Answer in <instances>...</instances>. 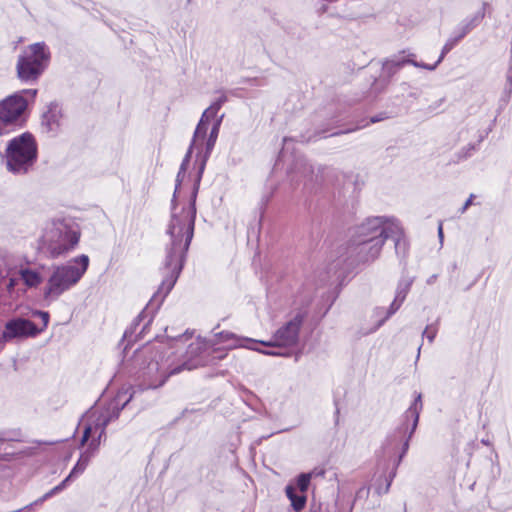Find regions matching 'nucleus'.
<instances>
[{"label": "nucleus", "instance_id": "nucleus-1", "mask_svg": "<svg viewBox=\"0 0 512 512\" xmlns=\"http://www.w3.org/2000/svg\"><path fill=\"white\" fill-rule=\"evenodd\" d=\"M198 139L199 138H192L190 146L187 150L186 155L184 156V159L182 160L179 171L177 173L175 190L173 198L171 200V217L166 229V234L169 237V241L165 244V255L162 265L160 267V273L162 275L161 283L157 291L153 294L146 308L134 320L135 325L139 324V321L142 320L146 313H154L159 309L165 298L168 296V294L175 286L184 267L187 253L194 236V231L192 232L191 238L187 241L186 232L184 233L183 231H180L179 234L175 233L174 236V232H171V225L173 221L174 212H180L191 201L190 197L188 201L184 203H178L176 200V194L179 190V187L187 170V166L189 164L193 148L196 145ZM191 195L192 193L190 194V196ZM194 228L195 225L193 226V229Z\"/></svg>", "mask_w": 512, "mask_h": 512}, {"label": "nucleus", "instance_id": "nucleus-2", "mask_svg": "<svg viewBox=\"0 0 512 512\" xmlns=\"http://www.w3.org/2000/svg\"><path fill=\"white\" fill-rule=\"evenodd\" d=\"M134 362L139 366L135 373L136 384L131 386L129 397L122 402L125 407L138 392L157 389L164 385L171 375L183 370H193L204 363L202 359H187L179 365H173L157 351H141L135 355Z\"/></svg>", "mask_w": 512, "mask_h": 512}, {"label": "nucleus", "instance_id": "nucleus-3", "mask_svg": "<svg viewBox=\"0 0 512 512\" xmlns=\"http://www.w3.org/2000/svg\"><path fill=\"white\" fill-rule=\"evenodd\" d=\"M224 118V114L220 117L214 118L213 125L211 127L210 133L208 137L199 138L196 145L194 147L198 148L199 142L201 143L205 140L204 150L198 152V157H200V164L198 167V172L193 184L191 201L185 206L180 212L177 211L173 214V221L171 225V232L174 234H179L180 231L186 232L187 241L191 238L193 232L194 222L196 220V199L199 191L200 181L206 166V162L209 159L214 146L216 144L220 127Z\"/></svg>", "mask_w": 512, "mask_h": 512}, {"label": "nucleus", "instance_id": "nucleus-4", "mask_svg": "<svg viewBox=\"0 0 512 512\" xmlns=\"http://www.w3.org/2000/svg\"><path fill=\"white\" fill-rule=\"evenodd\" d=\"M8 172L23 176L30 173L38 159V144L30 132L11 138L2 154Z\"/></svg>", "mask_w": 512, "mask_h": 512}, {"label": "nucleus", "instance_id": "nucleus-5", "mask_svg": "<svg viewBox=\"0 0 512 512\" xmlns=\"http://www.w3.org/2000/svg\"><path fill=\"white\" fill-rule=\"evenodd\" d=\"M256 344L257 342L253 339L239 338L232 332L221 331L209 338L198 337L196 342L188 346L186 354L189 359H202L204 363L201 366H204L207 364L206 358L210 353L216 354L215 359H223L227 350L237 347L258 351Z\"/></svg>", "mask_w": 512, "mask_h": 512}, {"label": "nucleus", "instance_id": "nucleus-6", "mask_svg": "<svg viewBox=\"0 0 512 512\" xmlns=\"http://www.w3.org/2000/svg\"><path fill=\"white\" fill-rule=\"evenodd\" d=\"M89 266V257L79 255L64 265L54 267L44 289L46 299L55 300L64 292L75 286L83 277Z\"/></svg>", "mask_w": 512, "mask_h": 512}, {"label": "nucleus", "instance_id": "nucleus-7", "mask_svg": "<svg viewBox=\"0 0 512 512\" xmlns=\"http://www.w3.org/2000/svg\"><path fill=\"white\" fill-rule=\"evenodd\" d=\"M51 60L48 45L41 41L28 45L18 56L16 71L21 82L33 84L38 81Z\"/></svg>", "mask_w": 512, "mask_h": 512}, {"label": "nucleus", "instance_id": "nucleus-8", "mask_svg": "<svg viewBox=\"0 0 512 512\" xmlns=\"http://www.w3.org/2000/svg\"><path fill=\"white\" fill-rule=\"evenodd\" d=\"M306 317L307 310L299 309L291 319L275 331L271 341L259 342L264 346L272 347V349L261 350L258 348V352L270 356H289L290 353L287 352L285 348L294 347L298 344L300 329Z\"/></svg>", "mask_w": 512, "mask_h": 512}, {"label": "nucleus", "instance_id": "nucleus-9", "mask_svg": "<svg viewBox=\"0 0 512 512\" xmlns=\"http://www.w3.org/2000/svg\"><path fill=\"white\" fill-rule=\"evenodd\" d=\"M422 407H423L422 397H421V394H418L415 397L413 403L406 410V412L404 414V423L397 431V433L402 438H404V441L402 444V451L399 454L398 460L396 461V463H395L393 469L391 470V472L389 473V475L385 476V478H384L385 485L384 486L378 485L375 488V491L378 495L388 493V491L391 487L392 481L396 476L397 467L409 449V442L417 428Z\"/></svg>", "mask_w": 512, "mask_h": 512}, {"label": "nucleus", "instance_id": "nucleus-10", "mask_svg": "<svg viewBox=\"0 0 512 512\" xmlns=\"http://www.w3.org/2000/svg\"><path fill=\"white\" fill-rule=\"evenodd\" d=\"M27 105V99L21 93H14L0 101V136L23 126Z\"/></svg>", "mask_w": 512, "mask_h": 512}, {"label": "nucleus", "instance_id": "nucleus-11", "mask_svg": "<svg viewBox=\"0 0 512 512\" xmlns=\"http://www.w3.org/2000/svg\"><path fill=\"white\" fill-rule=\"evenodd\" d=\"M127 394L128 391L119 392L117 396L118 401L116 403L102 409H95L87 414L83 435L80 441L81 446H84L92 435L96 433L105 434L106 427L111 421L119 417L121 410L124 408L119 402L122 396H126Z\"/></svg>", "mask_w": 512, "mask_h": 512}, {"label": "nucleus", "instance_id": "nucleus-12", "mask_svg": "<svg viewBox=\"0 0 512 512\" xmlns=\"http://www.w3.org/2000/svg\"><path fill=\"white\" fill-rule=\"evenodd\" d=\"M80 233L77 229L64 221L54 222L52 227L45 233L44 239L53 257L63 255L78 244Z\"/></svg>", "mask_w": 512, "mask_h": 512}, {"label": "nucleus", "instance_id": "nucleus-13", "mask_svg": "<svg viewBox=\"0 0 512 512\" xmlns=\"http://www.w3.org/2000/svg\"><path fill=\"white\" fill-rule=\"evenodd\" d=\"M399 231L397 218L387 216H374L367 218L362 224L355 227L351 243L375 237L385 236L386 233Z\"/></svg>", "mask_w": 512, "mask_h": 512}, {"label": "nucleus", "instance_id": "nucleus-14", "mask_svg": "<svg viewBox=\"0 0 512 512\" xmlns=\"http://www.w3.org/2000/svg\"><path fill=\"white\" fill-rule=\"evenodd\" d=\"M41 332L42 329H38L32 321L24 318H14L6 322L2 339L7 342L15 338L36 337Z\"/></svg>", "mask_w": 512, "mask_h": 512}, {"label": "nucleus", "instance_id": "nucleus-15", "mask_svg": "<svg viewBox=\"0 0 512 512\" xmlns=\"http://www.w3.org/2000/svg\"><path fill=\"white\" fill-rule=\"evenodd\" d=\"M405 51H402L399 55H394L389 59H386L382 63V74L391 78L394 76L400 69L404 67L406 64H411L414 67L423 68L429 71H433L436 69V65H428L423 62H418L414 60L415 55L413 53H409L407 57L402 56Z\"/></svg>", "mask_w": 512, "mask_h": 512}, {"label": "nucleus", "instance_id": "nucleus-16", "mask_svg": "<svg viewBox=\"0 0 512 512\" xmlns=\"http://www.w3.org/2000/svg\"><path fill=\"white\" fill-rule=\"evenodd\" d=\"M414 282V277L403 275L397 284L395 297L390 306L387 308V312L384 318H382L375 327L370 332H375L378 330L391 316H393L402 306L405 301L412 285Z\"/></svg>", "mask_w": 512, "mask_h": 512}, {"label": "nucleus", "instance_id": "nucleus-17", "mask_svg": "<svg viewBox=\"0 0 512 512\" xmlns=\"http://www.w3.org/2000/svg\"><path fill=\"white\" fill-rule=\"evenodd\" d=\"M385 243V236L373 237L360 242L351 243L357 251L358 260L361 262L373 261L376 259Z\"/></svg>", "mask_w": 512, "mask_h": 512}, {"label": "nucleus", "instance_id": "nucleus-18", "mask_svg": "<svg viewBox=\"0 0 512 512\" xmlns=\"http://www.w3.org/2000/svg\"><path fill=\"white\" fill-rule=\"evenodd\" d=\"M484 17V12H479L478 14L474 15L471 19L465 20L461 26L458 29V35L454 37H450L446 43L444 44L441 54L438 58V60L433 64L436 65V67L442 62L445 55L450 52L457 43L464 38L474 27H476L480 21Z\"/></svg>", "mask_w": 512, "mask_h": 512}, {"label": "nucleus", "instance_id": "nucleus-19", "mask_svg": "<svg viewBox=\"0 0 512 512\" xmlns=\"http://www.w3.org/2000/svg\"><path fill=\"white\" fill-rule=\"evenodd\" d=\"M62 109L57 102H51L42 114V128L51 136H56L61 128Z\"/></svg>", "mask_w": 512, "mask_h": 512}, {"label": "nucleus", "instance_id": "nucleus-20", "mask_svg": "<svg viewBox=\"0 0 512 512\" xmlns=\"http://www.w3.org/2000/svg\"><path fill=\"white\" fill-rule=\"evenodd\" d=\"M227 96L222 93V95L216 99L212 104L204 110L202 113V116L195 128L194 131V138H204L207 130H208V124L209 122L217 117L218 111L221 109V107L227 102Z\"/></svg>", "mask_w": 512, "mask_h": 512}, {"label": "nucleus", "instance_id": "nucleus-21", "mask_svg": "<svg viewBox=\"0 0 512 512\" xmlns=\"http://www.w3.org/2000/svg\"><path fill=\"white\" fill-rule=\"evenodd\" d=\"M397 228L399 230L397 232L386 233L385 241L388 238L393 239L394 240V244H395L396 255L399 258L404 259L406 257V255H407V252H408V242H407V240H406V238L404 236L403 229H402L398 219H397Z\"/></svg>", "mask_w": 512, "mask_h": 512}, {"label": "nucleus", "instance_id": "nucleus-22", "mask_svg": "<svg viewBox=\"0 0 512 512\" xmlns=\"http://www.w3.org/2000/svg\"><path fill=\"white\" fill-rule=\"evenodd\" d=\"M285 493L295 512H300L304 509L307 502V496L305 493L297 491L293 484H288L286 486Z\"/></svg>", "mask_w": 512, "mask_h": 512}, {"label": "nucleus", "instance_id": "nucleus-23", "mask_svg": "<svg viewBox=\"0 0 512 512\" xmlns=\"http://www.w3.org/2000/svg\"><path fill=\"white\" fill-rule=\"evenodd\" d=\"M18 274L25 286L28 288H36L43 281V277L39 271L27 267L21 266Z\"/></svg>", "mask_w": 512, "mask_h": 512}, {"label": "nucleus", "instance_id": "nucleus-24", "mask_svg": "<svg viewBox=\"0 0 512 512\" xmlns=\"http://www.w3.org/2000/svg\"><path fill=\"white\" fill-rule=\"evenodd\" d=\"M92 457L93 455L90 454V451L82 452L78 461L70 471L68 477H70V479L72 480L81 475L89 465Z\"/></svg>", "mask_w": 512, "mask_h": 512}, {"label": "nucleus", "instance_id": "nucleus-25", "mask_svg": "<svg viewBox=\"0 0 512 512\" xmlns=\"http://www.w3.org/2000/svg\"><path fill=\"white\" fill-rule=\"evenodd\" d=\"M70 481H71L70 477L67 476L57 486H55L54 488H52L51 490L46 492L42 497H40L37 500H35L34 502L30 503L29 505H31V510L33 509V507L42 505L46 500L50 499L54 495L63 491L67 487V485Z\"/></svg>", "mask_w": 512, "mask_h": 512}, {"label": "nucleus", "instance_id": "nucleus-26", "mask_svg": "<svg viewBox=\"0 0 512 512\" xmlns=\"http://www.w3.org/2000/svg\"><path fill=\"white\" fill-rule=\"evenodd\" d=\"M313 473H301L296 478V489L299 490V492H303L306 494V491L308 490V487L310 485V481L312 478Z\"/></svg>", "mask_w": 512, "mask_h": 512}, {"label": "nucleus", "instance_id": "nucleus-27", "mask_svg": "<svg viewBox=\"0 0 512 512\" xmlns=\"http://www.w3.org/2000/svg\"><path fill=\"white\" fill-rule=\"evenodd\" d=\"M478 150V144L469 143L466 146L462 147L458 154V160H466L470 158L476 151Z\"/></svg>", "mask_w": 512, "mask_h": 512}, {"label": "nucleus", "instance_id": "nucleus-28", "mask_svg": "<svg viewBox=\"0 0 512 512\" xmlns=\"http://www.w3.org/2000/svg\"><path fill=\"white\" fill-rule=\"evenodd\" d=\"M7 284L6 290L9 294H12L15 291L16 286L19 284V279L12 275V268L7 269Z\"/></svg>", "mask_w": 512, "mask_h": 512}, {"label": "nucleus", "instance_id": "nucleus-29", "mask_svg": "<svg viewBox=\"0 0 512 512\" xmlns=\"http://www.w3.org/2000/svg\"><path fill=\"white\" fill-rule=\"evenodd\" d=\"M103 438L105 439V434L98 433L97 437H93L91 441L88 443V446L85 449V451H90V454L94 456Z\"/></svg>", "mask_w": 512, "mask_h": 512}, {"label": "nucleus", "instance_id": "nucleus-30", "mask_svg": "<svg viewBox=\"0 0 512 512\" xmlns=\"http://www.w3.org/2000/svg\"><path fill=\"white\" fill-rule=\"evenodd\" d=\"M32 316L33 317H40L41 320H42V327L40 329H42V331L44 329H46V327L48 326V323H49V319H50V315L48 312L46 311H41V310H36L32 313Z\"/></svg>", "mask_w": 512, "mask_h": 512}, {"label": "nucleus", "instance_id": "nucleus-31", "mask_svg": "<svg viewBox=\"0 0 512 512\" xmlns=\"http://www.w3.org/2000/svg\"><path fill=\"white\" fill-rule=\"evenodd\" d=\"M437 335V328L432 326H427L423 331V337H426L427 340L432 343Z\"/></svg>", "mask_w": 512, "mask_h": 512}, {"label": "nucleus", "instance_id": "nucleus-32", "mask_svg": "<svg viewBox=\"0 0 512 512\" xmlns=\"http://www.w3.org/2000/svg\"><path fill=\"white\" fill-rule=\"evenodd\" d=\"M386 312H387V309L384 308V307H377L375 310H374V314L379 317V320L378 322L385 317L386 315Z\"/></svg>", "mask_w": 512, "mask_h": 512}, {"label": "nucleus", "instance_id": "nucleus-33", "mask_svg": "<svg viewBox=\"0 0 512 512\" xmlns=\"http://www.w3.org/2000/svg\"><path fill=\"white\" fill-rule=\"evenodd\" d=\"M474 198V195L471 194L470 197L465 201L464 205L460 209V213L463 214L470 205H472V200Z\"/></svg>", "mask_w": 512, "mask_h": 512}, {"label": "nucleus", "instance_id": "nucleus-34", "mask_svg": "<svg viewBox=\"0 0 512 512\" xmlns=\"http://www.w3.org/2000/svg\"><path fill=\"white\" fill-rule=\"evenodd\" d=\"M21 95L24 97V94L29 96L30 98H34L37 95L36 89H24L21 92Z\"/></svg>", "mask_w": 512, "mask_h": 512}, {"label": "nucleus", "instance_id": "nucleus-35", "mask_svg": "<svg viewBox=\"0 0 512 512\" xmlns=\"http://www.w3.org/2000/svg\"><path fill=\"white\" fill-rule=\"evenodd\" d=\"M438 238H439V241L441 243V245L443 244V240H444V233H443V227H442V223L440 222L439 223V226H438Z\"/></svg>", "mask_w": 512, "mask_h": 512}, {"label": "nucleus", "instance_id": "nucleus-36", "mask_svg": "<svg viewBox=\"0 0 512 512\" xmlns=\"http://www.w3.org/2000/svg\"><path fill=\"white\" fill-rule=\"evenodd\" d=\"M438 278V275L437 274H433L431 275L427 280H426V283L428 285H432L435 283L436 279Z\"/></svg>", "mask_w": 512, "mask_h": 512}, {"label": "nucleus", "instance_id": "nucleus-37", "mask_svg": "<svg viewBox=\"0 0 512 512\" xmlns=\"http://www.w3.org/2000/svg\"><path fill=\"white\" fill-rule=\"evenodd\" d=\"M14 440L13 437L6 436L3 432H0V442Z\"/></svg>", "mask_w": 512, "mask_h": 512}, {"label": "nucleus", "instance_id": "nucleus-38", "mask_svg": "<svg viewBox=\"0 0 512 512\" xmlns=\"http://www.w3.org/2000/svg\"><path fill=\"white\" fill-rule=\"evenodd\" d=\"M381 120H382V118H381V117L376 116V117H372V118H371V120H370V122H371V123H376V122H379V121H381Z\"/></svg>", "mask_w": 512, "mask_h": 512}, {"label": "nucleus", "instance_id": "nucleus-39", "mask_svg": "<svg viewBox=\"0 0 512 512\" xmlns=\"http://www.w3.org/2000/svg\"><path fill=\"white\" fill-rule=\"evenodd\" d=\"M350 131H351V130H346V131H337V132H332L330 135H331V136H334V135H339V134H341V133H348V132H350Z\"/></svg>", "mask_w": 512, "mask_h": 512}, {"label": "nucleus", "instance_id": "nucleus-40", "mask_svg": "<svg viewBox=\"0 0 512 512\" xmlns=\"http://www.w3.org/2000/svg\"><path fill=\"white\" fill-rule=\"evenodd\" d=\"M131 335H132V332L126 330L123 337H124V339H126V338L130 337Z\"/></svg>", "mask_w": 512, "mask_h": 512}, {"label": "nucleus", "instance_id": "nucleus-41", "mask_svg": "<svg viewBox=\"0 0 512 512\" xmlns=\"http://www.w3.org/2000/svg\"><path fill=\"white\" fill-rule=\"evenodd\" d=\"M456 269H457V263H456V262H454V263H452V265H451V270H452V271H455Z\"/></svg>", "mask_w": 512, "mask_h": 512}, {"label": "nucleus", "instance_id": "nucleus-42", "mask_svg": "<svg viewBox=\"0 0 512 512\" xmlns=\"http://www.w3.org/2000/svg\"><path fill=\"white\" fill-rule=\"evenodd\" d=\"M387 442H388L389 445H393V440L392 439L388 438Z\"/></svg>", "mask_w": 512, "mask_h": 512}, {"label": "nucleus", "instance_id": "nucleus-43", "mask_svg": "<svg viewBox=\"0 0 512 512\" xmlns=\"http://www.w3.org/2000/svg\"><path fill=\"white\" fill-rule=\"evenodd\" d=\"M420 351H421V346H419V348H418V354H417V358H419V355H420Z\"/></svg>", "mask_w": 512, "mask_h": 512}, {"label": "nucleus", "instance_id": "nucleus-44", "mask_svg": "<svg viewBox=\"0 0 512 512\" xmlns=\"http://www.w3.org/2000/svg\"><path fill=\"white\" fill-rule=\"evenodd\" d=\"M268 201H269V197H266V198L264 199V204H266Z\"/></svg>", "mask_w": 512, "mask_h": 512}, {"label": "nucleus", "instance_id": "nucleus-45", "mask_svg": "<svg viewBox=\"0 0 512 512\" xmlns=\"http://www.w3.org/2000/svg\"><path fill=\"white\" fill-rule=\"evenodd\" d=\"M146 326H148V323H145V326H143V329L140 333H142L144 331V329H146Z\"/></svg>", "mask_w": 512, "mask_h": 512}, {"label": "nucleus", "instance_id": "nucleus-46", "mask_svg": "<svg viewBox=\"0 0 512 512\" xmlns=\"http://www.w3.org/2000/svg\"><path fill=\"white\" fill-rule=\"evenodd\" d=\"M146 326H148V323H145V326H143V329L140 333H142L144 331V329H146Z\"/></svg>", "mask_w": 512, "mask_h": 512}]
</instances>
